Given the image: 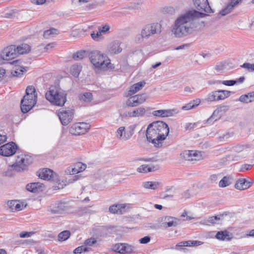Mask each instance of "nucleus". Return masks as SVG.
Segmentation results:
<instances>
[{
	"mask_svg": "<svg viewBox=\"0 0 254 254\" xmlns=\"http://www.w3.org/2000/svg\"><path fill=\"white\" fill-rule=\"evenodd\" d=\"M204 13L195 10L189 11L176 20L172 32L176 37L181 38L191 34L195 27L193 22L195 18H203Z\"/></svg>",
	"mask_w": 254,
	"mask_h": 254,
	"instance_id": "f257e3e1",
	"label": "nucleus"
},
{
	"mask_svg": "<svg viewBox=\"0 0 254 254\" xmlns=\"http://www.w3.org/2000/svg\"><path fill=\"white\" fill-rule=\"evenodd\" d=\"M88 56L91 63L98 69L106 70L114 67L108 58L99 51L89 52Z\"/></svg>",
	"mask_w": 254,
	"mask_h": 254,
	"instance_id": "f03ea898",
	"label": "nucleus"
},
{
	"mask_svg": "<svg viewBox=\"0 0 254 254\" xmlns=\"http://www.w3.org/2000/svg\"><path fill=\"white\" fill-rule=\"evenodd\" d=\"M26 94L20 103L21 110L23 113H28L36 104L37 96L33 86H28L26 89Z\"/></svg>",
	"mask_w": 254,
	"mask_h": 254,
	"instance_id": "7ed1b4c3",
	"label": "nucleus"
},
{
	"mask_svg": "<svg viewBox=\"0 0 254 254\" xmlns=\"http://www.w3.org/2000/svg\"><path fill=\"white\" fill-rule=\"evenodd\" d=\"M66 93L60 89L51 87L45 94L46 98L53 105L63 106L66 101Z\"/></svg>",
	"mask_w": 254,
	"mask_h": 254,
	"instance_id": "20e7f679",
	"label": "nucleus"
},
{
	"mask_svg": "<svg viewBox=\"0 0 254 254\" xmlns=\"http://www.w3.org/2000/svg\"><path fill=\"white\" fill-rule=\"evenodd\" d=\"M156 125L154 123L150 124L146 130V135L147 139L151 142L155 147L160 148L162 146V143L160 142L158 133L156 130Z\"/></svg>",
	"mask_w": 254,
	"mask_h": 254,
	"instance_id": "39448f33",
	"label": "nucleus"
},
{
	"mask_svg": "<svg viewBox=\"0 0 254 254\" xmlns=\"http://www.w3.org/2000/svg\"><path fill=\"white\" fill-rule=\"evenodd\" d=\"M160 26L157 23L146 25L141 31V38H139L138 41L140 42L143 38H148L155 33H160Z\"/></svg>",
	"mask_w": 254,
	"mask_h": 254,
	"instance_id": "423d86ee",
	"label": "nucleus"
},
{
	"mask_svg": "<svg viewBox=\"0 0 254 254\" xmlns=\"http://www.w3.org/2000/svg\"><path fill=\"white\" fill-rule=\"evenodd\" d=\"M32 163V160L28 156L21 155L17 156L15 163L11 167L13 169L17 172H21L27 169V166Z\"/></svg>",
	"mask_w": 254,
	"mask_h": 254,
	"instance_id": "0eeeda50",
	"label": "nucleus"
},
{
	"mask_svg": "<svg viewBox=\"0 0 254 254\" xmlns=\"http://www.w3.org/2000/svg\"><path fill=\"white\" fill-rule=\"evenodd\" d=\"M17 56L16 46L10 45L4 48L0 56V64L4 63V61H9Z\"/></svg>",
	"mask_w": 254,
	"mask_h": 254,
	"instance_id": "6e6552de",
	"label": "nucleus"
},
{
	"mask_svg": "<svg viewBox=\"0 0 254 254\" xmlns=\"http://www.w3.org/2000/svg\"><path fill=\"white\" fill-rule=\"evenodd\" d=\"M90 126L85 123H77L73 124L69 128V132L75 135L85 134L89 129Z\"/></svg>",
	"mask_w": 254,
	"mask_h": 254,
	"instance_id": "1a4fd4ad",
	"label": "nucleus"
},
{
	"mask_svg": "<svg viewBox=\"0 0 254 254\" xmlns=\"http://www.w3.org/2000/svg\"><path fill=\"white\" fill-rule=\"evenodd\" d=\"M17 145L13 142L5 144L0 147V155L3 156H10L16 152Z\"/></svg>",
	"mask_w": 254,
	"mask_h": 254,
	"instance_id": "9d476101",
	"label": "nucleus"
},
{
	"mask_svg": "<svg viewBox=\"0 0 254 254\" xmlns=\"http://www.w3.org/2000/svg\"><path fill=\"white\" fill-rule=\"evenodd\" d=\"M156 125V130L158 133L159 137L160 139V142L163 143V141L166 139L169 133V128L167 124L161 121L154 123Z\"/></svg>",
	"mask_w": 254,
	"mask_h": 254,
	"instance_id": "9b49d317",
	"label": "nucleus"
},
{
	"mask_svg": "<svg viewBox=\"0 0 254 254\" xmlns=\"http://www.w3.org/2000/svg\"><path fill=\"white\" fill-rule=\"evenodd\" d=\"M73 112L71 109H61L59 110L58 116L63 126L67 125L72 120Z\"/></svg>",
	"mask_w": 254,
	"mask_h": 254,
	"instance_id": "f8f14e48",
	"label": "nucleus"
},
{
	"mask_svg": "<svg viewBox=\"0 0 254 254\" xmlns=\"http://www.w3.org/2000/svg\"><path fill=\"white\" fill-rule=\"evenodd\" d=\"M147 98V96L145 94L131 96L126 101V105L128 107H136L143 103Z\"/></svg>",
	"mask_w": 254,
	"mask_h": 254,
	"instance_id": "ddd939ff",
	"label": "nucleus"
},
{
	"mask_svg": "<svg viewBox=\"0 0 254 254\" xmlns=\"http://www.w3.org/2000/svg\"><path fill=\"white\" fill-rule=\"evenodd\" d=\"M196 8L206 13H213L214 11L209 5L208 0H193Z\"/></svg>",
	"mask_w": 254,
	"mask_h": 254,
	"instance_id": "4468645a",
	"label": "nucleus"
},
{
	"mask_svg": "<svg viewBox=\"0 0 254 254\" xmlns=\"http://www.w3.org/2000/svg\"><path fill=\"white\" fill-rule=\"evenodd\" d=\"M21 62L19 60H13L9 62L10 64H14V67L11 70V74L13 76L21 77L23 73L27 71L26 69L22 66L19 65L18 64H20Z\"/></svg>",
	"mask_w": 254,
	"mask_h": 254,
	"instance_id": "2eb2a0df",
	"label": "nucleus"
},
{
	"mask_svg": "<svg viewBox=\"0 0 254 254\" xmlns=\"http://www.w3.org/2000/svg\"><path fill=\"white\" fill-rule=\"evenodd\" d=\"M38 173L39 177L43 180L55 181V177H56V174L50 169L44 168L39 170Z\"/></svg>",
	"mask_w": 254,
	"mask_h": 254,
	"instance_id": "dca6fc26",
	"label": "nucleus"
},
{
	"mask_svg": "<svg viewBox=\"0 0 254 254\" xmlns=\"http://www.w3.org/2000/svg\"><path fill=\"white\" fill-rule=\"evenodd\" d=\"M26 189L28 191L33 193H38L43 191L45 189V186L43 184L36 182L28 184Z\"/></svg>",
	"mask_w": 254,
	"mask_h": 254,
	"instance_id": "f3484780",
	"label": "nucleus"
},
{
	"mask_svg": "<svg viewBox=\"0 0 254 254\" xmlns=\"http://www.w3.org/2000/svg\"><path fill=\"white\" fill-rule=\"evenodd\" d=\"M121 42L118 40H115L111 42L108 46V52L110 54L115 55L120 53L122 51L121 47Z\"/></svg>",
	"mask_w": 254,
	"mask_h": 254,
	"instance_id": "a211bd4d",
	"label": "nucleus"
},
{
	"mask_svg": "<svg viewBox=\"0 0 254 254\" xmlns=\"http://www.w3.org/2000/svg\"><path fill=\"white\" fill-rule=\"evenodd\" d=\"M166 222L162 223L165 228L176 227L181 223V220L176 217L167 216L165 217Z\"/></svg>",
	"mask_w": 254,
	"mask_h": 254,
	"instance_id": "6ab92c4d",
	"label": "nucleus"
},
{
	"mask_svg": "<svg viewBox=\"0 0 254 254\" xmlns=\"http://www.w3.org/2000/svg\"><path fill=\"white\" fill-rule=\"evenodd\" d=\"M253 184V182H250L245 179H240L235 185V188L239 190H244L249 188Z\"/></svg>",
	"mask_w": 254,
	"mask_h": 254,
	"instance_id": "aec40b11",
	"label": "nucleus"
},
{
	"mask_svg": "<svg viewBox=\"0 0 254 254\" xmlns=\"http://www.w3.org/2000/svg\"><path fill=\"white\" fill-rule=\"evenodd\" d=\"M242 0H231V2L223 9H222L219 13L222 16H225L231 12L232 9L238 5Z\"/></svg>",
	"mask_w": 254,
	"mask_h": 254,
	"instance_id": "412c9836",
	"label": "nucleus"
},
{
	"mask_svg": "<svg viewBox=\"0 0 254 254\" xmlns=\"http://www.w3.org/2000/svg\"><path fill=\"white\" fill-rule=\"evenodd\" d=\"M159 168V166L158 165L144 164L137 168V171L141 173H147L157 170Z\"/></svg>",
	"mask_w": 254,
	"mask_h": 254,
	"instance_id": "4be33fe9",
	"label": "nucleus"
},
{
	"mask_svg": "<svg viewBox=\"0 0 254 254\" xmlns=\"http://www.w3.org/2000/svg\"><path fill=\"white\" fill-rule=\"evenodd\" d=\"M182 157L188 161H193L197 159V153L195 150H186L181 154Z\"/></svg>",
	"mask_w": 254,
	"mask_h": 254,
	"instance_id": "5701e85b",
	"label": "nucleus"
},
{
	"mask_svg": "<svg viewBox=\"0 0 254 254\" xmlns=\"http://www.w3.org/2000/svg\"><path fill=\"white\" fill-rule=\"evenodd\" d=\"M145 82L144 81L138 82L130 86L128 91L127 96H131L140 90L144 86Z\"/></svg>",
	"mask_w": 254,
	"mask_h": 254,
	"instance_id": "b1692460",
	"label": "nucleus"
},
{
	"mask_svg": "<svg viewBox=\"0 0 254 254\" xmlns=\"http://www.w3.org/2000/svg\"><path fill=\"white\" fill-rule=\"evenodd\" d=\"M174 112V110H159L153 111L152 114L159 117H168L173 116Z\"/></svg>",
	"mask_w": 254,
	"mask_h": 254,
	"instance_id": "393cba45",
	"label": "nucleus"
},
{
	"mask_svg": "<svg viewBox=\"0 0 254 254\" xmlns=\"http://www.w3.org/2000/svg\"><path fill=\"white\" fill-rule=\"evenodd\" d=\"M125 207L126 206L124 204H114L109 207V210L114 214H123L125 211Z\"/></svg>",
	"mask_w": 254,
	"mask_h": 254,
	"instance_id": "a878e982",
	"label": "nucleus"
},
{
	"mask_svg": "<svg viewBox=\"0 0 254 254\" xmlns=\"http://www.w3.org/2000/svg\"><path fill=\"white\" fill-rule=\"evenodd\" d=\"M65 204L63 202H57L51 206L50 211L53 214H60L64 211Z\"/></svg>",
	"mask_w": 254,
	"mask_h": 254,
	"instance_id": "bb28decb",
	"label": "nucleus"
},
{
	"mask_svg": "<svg viewBox=\"0 0 254 254\" xmlns=\"http://www.w3.org/2000/svg\"><path fill=\"white\" fill-rule=\"evenodd\" d=\"M7 205L10 211L14 212L15 211H18L23 209V205H21L16 200H12L8 201Z\"/></svg>",
	"mask_w": 254,
	"mask_h": 254,
	"instance_id": "cd10ccee",
	"label": "nucleus"
},
{
	"mask_svg": "<svg viewBox=\"0 0 254 254\" xmlns=\"http://www.w3.org/2000/svg\"><path fill=\"white\" fill-rule=\"evenodd\" d=\"M161 185V183L159 182L148 181L143 182L142 186L146 189H151L153 190H157Z\"/></svg>",
	"mask_w": 254,
	"mask_h": 254,
	"instance_id": "c85d7f7f",
	"label": "nucleus"
},
{
	"mask_svg": "<svg viewBox=\"0 0 254 254\" xmlns=\"http://www.w3.org/2000/svg\"><path fill=\"white\" fill-rule=\"evenodd\" d=\"M16 53L18 55H23L28 53L30 50V47L26 44H22L16 47Z\"/></svg>",
	"mask_w": 254,
	"mask_h": 254,
	"instance_id": "c756f323",
	"label": "nucleus"
},
{
	"mask_svg": "<svg viewBox=\"0 0 254 254\" xmlns=\"http://www.w3.org/2000/svg\"><path fill=\"white\" fill-rule=\"evenodd\" d=\"M221 216L217 215L209 217L207 218L204 219V220H202L200 223V224L203 225H208L209 223L214 224L217 223V221L220 220Z\"/></svg>",
	"mask_w": 254,
	"mask_h": 254,
	"instance_id": "7c9ffc66",
	"label": "nucleus"
},
{
	"mask_svg": "<svg viewBox=\"0 0 254 254\" xmlns=\"http://www.w3.org/2000/svg\"><path fill=\"white\" fill-rule=\"evenodd\" d=\"M215 237L218 240L223 241H230L231 239L229 235V233L226 230L218 232Z\"/></svg>",
	"mask_w": 254,
	"mask_h": 254,
	"instance_id": "2f4dec72",
	"label": "nucleus"
},
{
	"mask_svg": "<svg viewBox=\"0 0 254 254\" xmlns=\"http://www.w3.org/2000/svg\"><path fill=\"white\" fill-rule=\"evenodd\" d=\"M86 168V165L81 162L76 163L74 168L72 169L71 172L73 174H77L83 171Z\"/></svg>",
	"mask_w": 254,
	"mask_h": 254,
	"instance_id": "473e14b6",
	"label": "nucleus"
},
{
	"mask_svg": "<svg viewBox=\"0 0 254 254\" xmlns=\"http://www.w3.org/2000/svg\"><path fill=\"white\" fill-rule=\"evenodd\" d=\"M200 103L199 99H196V100L190 101L188 104L183 106L182 109L184 110H189L191 109H193L197 107Z\"/></svg>",
	"mask_w": 254,
	"mask_h": 254,
	"instance_id": "72a5a7b5",
	"label": "nucleus"
},
{
	"mask_svg": "<svg viewBox=\"0 0 254 254\" xmlns=\"http://www.w3.org/2000/svg\"><path fill=\"white\" fill-rule=\"evenodd\" d=\"M82 66L78 64H74L70 67V72L71 74L75 77H77L81 71Z\"/></svg>",
	"mask_w": 254,
	"mask_h": 254,
	"instance_id": "f704fd0d",
	"label": "nucleus"
},
{
	"mask_svg": "<svg viewBox=\"0 0 254 254\" xmlns=\"http://www.w3.org/2000/svg\"><path fill=\"white\" fill-rule=\"evenodd\" d=\"M217 91V100H223L230 96L231 91L224 90H218Z\"/></svg>",
	"mask_w": 254,
	"mask_h": 254,
	"instance_id": "c9c22d12",
	"label": "nucleus"
},
{
	"mask_svg": "<svg viewBox=\"0 0 254 254\" xmlns=\"http://www.w3.org/2000/svg\"><path fill=\"white\" fill-rule=\"evenodd\" d=\"M146 113L145 109L143 107L136 108L132 111L133 117H143Z\"/></svg>",
	"mask_w": 254,
	"mask_h": 254,
	"instance_id": "e433bc0d",
	"label": "nucleus"
},
{
	"mask_svg": "<svg viewBox=\"0 0 254 254\" xmlns=\"http://www.w3.org/2000/svg\"><path fill=\"white\" fill-rule=\"evenodd\" d=\"M79 99L84 102H90L92 100V94L90 92H85L79 95Z\"/></svg>",
	"mask_w": 254,
	"mask_h": 254,
	"instance_id": "4c0bfd02",
	"label": "nucleus"
},
{
	"mask_svg": "<svg viewBox=\"0 0 254 254\" xmlns=\"http://www.w3.org/2000/svg\"><path fill=\"white\" fill-rule=\"evenodd\" d=\"M103 34L99 30L96 32H93L91 34V37L95 41L99 42L103 40Z\"/></svg>",
	"mask_w": 254,
	"mask_h": 254,
	"instance_id": "58836bf2",
	"label": "nucleus"
},
{
	"mask_svg": "<svg viewBox=\"0 0 254 254\" xmlns=\"http://www.w3.org/2000/svg\"><path fill=\"white\" fill-rule=\"evenodd\" d=\"M217 91H212L209 93L206 98L205 99V101L208 102H212L214 101H216L217 100Z\"/></svg>",
	"mask_w": 254,
	"mask_h": 254,
	"instance_id": "ea45409f",
	"label": "nucleus"
},
{
	"mask_svg": "<svg viewBox=\"0 0 254 254\" xmlns=\"http://www.w3.org/2000/svg\"><path fill=\"white\" fill-rule=\"evenodd\" d=\"M89 52H86L85 51H80L77 52L73 55L72 58L75 60H82L86 55H88Z\"/></svg>",
	"mask_w": 254,
	"mask_h": 254,
	"instance_id": "a19ab883",
	"label": "nucleus"
},
{
	"mask_svg": "<svg viewBox=\"0 0 254 254\" xmlns=\"http://www.w3.org/2000/svg\"><path fill=\"white\" fill-rule=\"evenodd\" d=\"M230 177L228 176H225L223 178L220 180L219 183V186L221 188H225L231 184Z\"/></svg>",
	"mask_w": 254,
	"mask_h": 254,
	"instance_id": "79ce46f5",
	"label": "nucleus"
},
{
	"mask_svg": "<svg viewBox=\"0 0 254 254\" xmlns=\"http://www.w3.org/2000/svg\"><path fill=\"white\" fill-rule=\"evenodd\" d=\"M70 235V233L69 231L65 230L61 232L58 235V240L60 241H65L68 239Z\"/></svg>",
	"mask_w": 254,
	"mask_h": 254,
	"instance_id": "37998d69",
	"label": "nucleus"
},
{
	"mask_svg": "<svg viewBox=\"0 0 254 254\" xmlns=\"http://www.w3.org/2000/svg\"><path fill=\"white\" fill-rule=\"evenodd\" d=\"M59 33L58 30L54 28H51L49 30L45 31L43 36L45 38H49V37L57 35Z\"/></svg>",
	"mask_w": 254,
	"mask_h": 254,
	"instance_id": "c03bdc74",
	"label": "nucleus"
},
{
	"mask_svg": "<svg viewBox=\"0 0 254 254\" xmlns=\"http://www.w3.org/2000/svg\"><path fill=\"white\" fill-rule=\"evenodd\" d=\"M91 251V249L89 248H87L85 247V246H79L77 248H76L73 251V253L74 254H80L82 252L85 253V252H88L89 251Z\"/></svg>",
	"mask_w": 254,
	"mask_h": 254,
	"instance_id": "a18cd8bd",
	"label": "nucleus"
},
{
	"mask_svg": "<svg viewBox=\"0 0 254 254\" xmlns=\"http://www.w3.org/2000/svg\"><path fill=\"white\" fill-rule=\"evenodd\" d=\"M221 117V116L218 113H216V110L213 112L211 116L207 119V122L208 124H212L214 121H216L219 120Z\"/></svg>",
	"mask_w": 254,
	"mask_h": 254,
	"instance_id": "49530a36",
	"label": "nucleus"
},
{
	"mask_svg": "<svg viewBox=\"0 0 254 254\" xmlns=\"http://www.w3.org/2000/svg\"><path fill=\"white\" fill-rule=\"evenodd\" d=\"M112 250L120 254L123 253L125 251L123 243H119L115 245L112 248Z\"/></svg>",
	"mask_w": 254,
	"mask_h": 254,
	"instance_id": "de8ad7c7",
	"label": "nucleus"
},
{
	"mask_svg": "<svg viewBox=\"0 0 254 254\" xmlns=\"http://www.w3.org/2000/svg\"><path fill=\"white\" fill-rule=\"evenodd\" d=\"M229 107L226 105H221L216 109V113L219 114L221 117L228 111Z\"/></svg>",
	"mask_w": 254,
	"mask_h": 254,
	"instance_id": "09e8293b",
	"label": "nucleus"
},
{
	"mask_svg": "<svg viewBox=\"0 0 254 254\" xmlns=\"http://www.w3.org/2000/svg\"><path fill=\"white\" fill-rule=\"evenodd\" d=\"M185 243V247L196 246L201 245L203 243L199 241H184Z\"/></svg>",
	"mask_w": 254,
	"mask_h": 254,
	"instance_id": "8fccbe9b",
	"label": "nucleus"
},
{
	"mask_svg": "<svg viewBox=\"0 0 254 254\" xmlns=\"http://www.w3.org/2000/svg\"><path fill=\"white\" fill-rule=\"evenodd\" d=\"M97 243V240L95 238L91 237L90 238H88L86 239L84 243V246H93Z\"/></svg>",
	"mask_w": 254,
	"mask_h": 254,
	"instance_id": "3c124183",
	"label": "nucleus"
},
{
	"mask_svg": "<svg viewBox=\"0 0 254 254\" xmlns=\"http://www.w3.org/2000/svg\"><path fill=\"white\" fill-rule=\"evenodd\" d=\"M110 29V27L107 24L98 27V30H100L103 34L108 33L109 32Z\"/></svg>",
	"mask_w": 254,
	"mask_h": 254,
	"instance_id": "603ef678",
	"label": "nucleus"
},
{
	"mask_svg": "<svg viewBox=\"0 0 254 254\" xmlns=\"http://www.w3.org/2000/svg\"><path fill=\"white\" fill-rule=\"evenodd\" d=\"M239 101L241 102L246 103L252 102V100H251L250 98H249V93L247 94L241 95L239 98Z\"/></svg>",
	"mask_w": 254,
	"mask_h": 254,
	"instance_id": "864d4df0",
	"label": "nucleus"
},
{
	"mask_svg": "<svg viewBox=\"0 0 254 254\" xmlns=\"http://www.w3.org/2000/svg\"><path fill=\"white\" fill-rule=\"evenodd\" d=\"M248 147L249 146L248 145H237L234 146L233 149L235 151L240 152Z\"/></svg>",
	"mask_w": 254,
	"mask_h": 254,
	"instance_id": "5fc2aeb1",
	"label": "nucleus"
},
{
	"mask_svg": "<svg viewBox=\"0 0 254 254\" xmlns=\"http://www.w3.org/2000/svg\"><path fill=\"white\" fill-rule=\"evenodd\" d=\"M124 249L125 250L124 252L127 253H131L134 249V247L131 245H129L126 243H123Z\"/></svg>",
	"mask_w": 254,
	"mask_h": 254,
	"instance_id": "6e6d98bb",
	"label": "nucleus"
},
{
	"mask_svg": "<svg viewBox=\"0 0 254 254\" xmlns=\"http://www.w3.org/2000/svg\"><path fill=\"white\" fill-rule=\"evenodd\" d=\"M222 83L226 86H233L237 83L235 80H224L222 81Z\"/></svg>",
	"mask_w": 254,
	"mask_h": 254,
	"instance_id": "4d7b16f0",
	"label": "nucleus"
},
{
	"mask_svg": "<svg viewBox=\"0 0 254 254\" xmlns=\"http://www.w3.org/2000/svg\"><path fill=\"white\" fill-rule=\"evenodd\" d=\"M253 166V165L251 164H244L241 166L239 171L245 172V171L249 170L252 168Z\"/></svg>",
	"mask_w": 254,
	"mask_h": 254,
	"instance_id": "13d9d810",
	"label": "nucleus"
},
{
	"mask_svg": "<svg viewBox=\"0 0 254 254\" xmlns=\"http://www.w3.org/2000/svg\"><path fill=\"white\" fill-rule=\"evenodd\" d=\"M125 128L124 127H121L118 128L117 131V135L118 136V137L120 139H121L123 137V132H126L125 131Z\"/></svg>",
	"mask_w": 254,
	"mask_h": 254,
	"instance_id": "bf43d9fd",
	"label": "nucleus"
},
{
	"mask_svg": "<svg viewBox=\"0 0 254 254\" xmlns=\"http://www.w3.org/2000/svg\"><path fill=\"white\" fill-rule=\"evenodd\" d=\"M139 241L141 244H147L150 241V237L149 236H145L139 239Z\"/></svg>",
	"mask_w": 254,
	"mask_h": 254,
	"instance_id": "052dcab7",
	"label": "nucleus"
},
{
	"mask_svg": "<svg viewBox=\"0 0 254 254\" xmlns=\"http://www.w3.org/2000/svg\"><path fill=\"white\" fill-rule=\"evenodd\" d=\"M232 135V134L229 132H227L223 135L220 136L219 138L222 141L227 140Z\"/></svg>",
	"mask_w": 254,
	"mask_h": 254,
	"instance_id": "680f3d73",
	"label": "nucleus"
},
{
	"mask_svg": "<svg viewBox=\"0 0 254 254\" xmlns=\"http://www.w3.org/2000/svg\"><path fill=\"white\" fill-rule=\"evenodd\" d=\"M241 67L246 68L250 71H252V64L249 63H245L243 64L242 65H240Z\"/></svg>",
	"mask_w": 254,
	"mask_h": 254,
	"instance_id": "e2e57ef3",
	"label": "nucleus"
},
{
	"mask_svg": "<svg viewBox=\"0 0 254 254\" xmlns=\"http://www.w3.org/2000/svg\"><path fill=\"white\" fill-rule=\"evenodd\" d=\"M32 234V232H22L20 233L19 236L20 238H28L30 237Z\"/></svg>",
	"mask_w": 254,
	"mask_h": 254,
	"instance_id": "0e129e2a",
	"label": "nucleus"
},
{
	"mask_svg": "<svg viewBox=\"0 0 254 254\" xmlns=\"http://www.w3.org/2000/svg\"><path fill=\"white\" fill-rule=\"evenodd\" d=\"M123 117H133L132 111H126L121 114Z\"/></svg>",
	"mask_w": 254,
	"mask_h": 254,
	"instance_id": "69168bd1",
	"label": "nucleus"
},
{
	"mask_svg": "<svg viewBox=\"0 0 254 254\" xmlns=\"http://www.w3.org/2000/svg\"><path fill=\"white\" fill-rule=\"evenodd\" d=\"M133 134V132L129 131V132H124V136L123 137V138H124L125 140H127L129 139Z\"/></svg>",
	"mask_w": 254,
	"mask_h": 254,
	"instance_id": "338daca9",
	"label": "nucleus"
},
{
	"mask_svg": "<svg viewBox=\"0 0 254 254\" xmlns=\"http://www.w3.org/2000/svg\"><path fill=\"white\" fill-rule=\"evenodd\" d=\"M32 3L37 5L43 4L46 2V0H31Z\"/></svg>",
	"mask_w": 254,
	"mask_h": 254,
	"instance_id": "774afa93",
	"label": "nucleus"
}]
</instances>
